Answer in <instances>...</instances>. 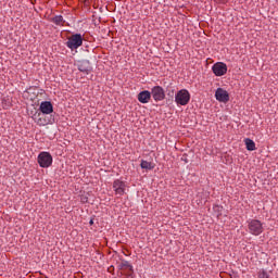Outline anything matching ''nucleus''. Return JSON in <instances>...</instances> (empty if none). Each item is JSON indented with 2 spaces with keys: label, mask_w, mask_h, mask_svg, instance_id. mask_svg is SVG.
<instances>
[{
  "label": "nucleus",
  "mask_w": 278,
  "mask_h": 278,
  "mask_svg": "<svg viewBox=\"0 0 278 278\" xmlns=\"http://www.w3.org/2000/svg\"><path fill=\"white\" fill-rule=\"evenodd\" d=\"M244 142L248 151H255V141H253L250 138H247Z\"/></svg>",
  "instance_id": "nucleus-14"
},
{
  "label": "nucleus",
  "mask_w": 278,
  "mask_h": 278,
  "mask_svg": "<svg viewBox=\"0 0 278 278\" xmlns=\"http://www.w3.org/2000/svg\"><path fill=\"white\" fill-rule=\"evenodd\" d=\"M39 110L41 114H53V104L50 101H43L40 103Z\"/></svg>",
  "instance_id": "nucleus-10"
},
{
  "label": "nucleus",
  "mask_w": 278,
  "mask_h": 278,
  "mask_svg": "<svg viewBox=\"0 0 278 278\" xmlns=\"http://www.w3.org/2000/svg\"><path fill=\"white\" fill-rule=\"evenodd\" d=\"M125 182L122 180H115L113 182V189L115 194H119V197H123V194H125Z\"/></svg>",
  "instance_id": "nucleus-9"
},
{
  "label": "nucleus",
  "mask_w": 278,
  "mask_h": 278,
  "mask_svg": "<svg viewBox=\"0 0 278 278\" xmlns=\"http://www.w3.org/2000/svg\"><path fill=\"white\" fill-rule=\"evenodd\" d=\"M33 118L35 123L39 125V127H45V125H47V119L45 118V115L42 113H35L33 115Z\"/></svg>",
  "instance_id": "nucleus-12"
},
{
  "label": "nucleus",
  "mask_w": 278,
  "mask_h": 278,
  "mask_svg": "<svg viewBox=\"0 0 278 278\" xmlns=\"http://www.w3.org/2000/svg\"><path fill=\"white\" fill-rule=\"evenodd\" d=\"M248 229L252 236H260L264 232V225L257 219H251L248 222Z\"/></svg>",
  "instance_id": "nucleus-2"
},
{
  "label": "nucleus",
  "mask_w": 278,
  "mask_h": 278,
  "mask_svg": "<svg viewBox=\"0 0 278 278\" xmlns=\"http://www.w3.org/2000/svg\"><path fill=\"white\" fill-rule=\"evenodd\" d=\"M65 45L67 49H71V51H76V49H79V47L84 45V37L81 34H74L67 38Z\"/></svg>",
  "instance_id": "nucleus-1"
},
{
  "label": "nucleus",
  "mask_w": 278,
  "mask_h": 278,
  "mask_svg": "<svg viewBox=\"0 0 278 278\" xmlns=\"http://www.w3.org/2000/svg\"><path fill=\"white\" fill-rule=\"evenodd\" d=\"M123 266H125L126 268H128V273L129 275H131V273H134V266H131V264H129V262L125 261L122 263Z\"/></svg>",
  "instance_id": "nucleus-16"
},
{
  "label": "nucleus",
  "mask_w": 278,
  "mask_h": 278,
  "mask_svg": "<svg viewBox=\"0 0 278 278\" xmlns=\"http://www.w3.org/2000/svg\"><path fill=\"white\" fill-rule=\"evenodd\" d=\"M38 164L41 168H49L53 164V156L49 152H41L38 155Z\"/></svg>",
  "instance_id": "nucleus-4"
},
{
  "label": "nucleus",
  "mask_w": 278,
  "mask_h": 278,
  "mask_svg": "<svg viewBox=\"0 0 278 278\" xmlns=\"http://www.w3.org/2000/svg\"><path fill=\"white\" fill-rule=\"evenodd\" d=\"M212 71L216 77H223V75L227 74V64L217 62L213 65Z\"/></svg>",
  "instance_id": "nucleus-6"
},
{
  "label": "nucleus",
  "mask_w": 278,
  "mask_h": 278,
  "mask_svg": "<svg viewBox=\"0 0 278 278\" xmlns=\"http://www.w3.org/2000/svg\"><path fill=\"white\" fill-rule=\"evenodd\" d=\"M52 23H54V25L64 26V23H66V21H64V17L62 15H56L52 18Z\"/></svg>",
  "instance_id": "nucleus-15"
},
{
  "label": "nucleus",
  "mask_w": 278,
  "mask_h": 278,
  "mask_svg": "<svg viewBox=\"0 0 278 278\" xmlns=\"http://www.w3.org/2000/svg\"><path fill=\"white\" fill-rule=\"evenodd\" d=\"M154 99V101H164V99H166V93L164 91V88H162L161 86H155L151 89L150 92Z\"/></svg>",
  "instance_id": "nucleus-5"
},
{
  "label": "nucleus",
  "mask_w": 278,
  "mask_h": 278,
  "mask_svg": "<svg viewBox=\"0 0 278 278\" xmlns=\"http://www.w3.org/2000/svg\"><path fill=\"white\" fill-rule=\"evenodd\" d=\"M215 99L219 101V103H227L229 101V92L223 88H217Z\"/></svg>",
  "instance_id": "nucleus-7"
},
{
  "label": "nucleus",
  "mask_w": 278,
  "mask_h": 278,
  "mask_svg": "<svg viewBox=\"0 0 278 278\" xmlns=\"http://www.w3.org/2000/svg\"><path fill=\"white\" fill-rule=\"evenodd\" d=\"M258 278H270V276H268V273H266V270H262L258 273Z\"/></svg>",
  "instance_id": "nucleus-17"
},
{
  "label": "nucleus",
  "mask_w": 278,
  "mask_h": 278,
  "mask_svg": "<svg viewBox=\"0 0 278 278\" xmlns=\"http://www.w3.org/2000/svg\"><path fill=\"white\" fill-rule=\"evenodd\" d=\"M137 99L139 103H149L151 101V91L143 90L138 93Z\"/></svg>",
  "instance_id": "nucleus-11"
},
{
  "label": "nucleus",
  "mask_w": 278,
  "mask_h": 278,
  "mask_svg": "<svg viewBox=\"0 0 278 278\" xmlns=\"http://www.w3.org/2000/svg\"><path fill=\"white\" fill-rule=\"evenodd\" d=\"M177 105H188L190 103V91L187 89L179 90L175 96Z\"/></svg>",
  "instance_id": "nucleus-3"
},
{
  "label": "nucleus",
  "mask_w": 278,
  "mask_h": 278,
  "mask_svg": "<svg viewBox=\"0 0 278 278\" xmlns=\"http://www.w3.org/2000/svg\"><path fill=\"white\" fill-rule=\"evenodd\" d=\"M78 71H80V73H86V75L92 73V65H90V61H80L78 63Z\"/></svg>",
  "instance_id": "nucleus-8"
},
{
  "label": "nucleus",
  "mask_w": 278,
  "mask_h": 278,
  "mask_svg": "<svg viewBox=\"0 0 278 278\" xmlns=\"http://www.w3.org/2000/svg\"><path fill=\"white\" fill-rule=\"evenodd\" d=\"M140 166L146 170H153L155 168V164L149 161H141Z\"/></svg>",
  "instance_id": "nucleus-13"
}]
</instances>
